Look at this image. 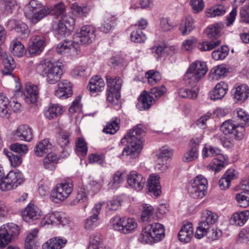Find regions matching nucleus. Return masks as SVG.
<instances>
[{"label":"nucleus","instance_id":"nucleus-54","mask_svg":"<svg viewBox=\"0 0 249 249\" xmlns=\"http://www.w3.org/2000/svg\"><path fill=\"white\" fill-rule=\"evenodd\" d=\"M235 198L240 207L246 208L249 206V193L237 194Z\"/></svg>","mask_w":249,"mask_h":249},{"label":"nucleus","instance_id":"nucleus-11","mask_svg":"<svg viewBox=\"0 0 249 249\" xmlns=\"http://www.w3.org/2000/svg\"><path fill=\"white\" fill-rule=\"evenodd\" d=\"M208 184L205 177L201 175H198L192 180L188 188V193L194 198H202L206 195Z\"/></svg>","mask_w":249,"mask_h":249},{"label":"nucleus","instance_id":"nucleus-42","mask_svg":"<svg viewBox=\"0 0 249 249\" xmlns=\"http://www.w3.org/2000/svg\"><path fill=\"white\" fill-rule=\"evenodd\" d=\"M223 28L221 23H217L209 25L206 29L205 33L209 38H216L220 36Z\"/></svg>","mask_w":249,"mask_h":249},{"label":"nucleus","instance_id":"nucleus-55","mask_svg":"<svg viewBox=\"0 0 249 249\" xmlns=\"http://www.w3.org/2000/svg\"><path fill=\"white\" fill-rule=\"evenodd\" d=\"M101 243V235L99 233H93L90 236L89 243L87 249H98Z\"/></svg>","mask_w":249,"mask_h":249},{"label":"nucleus","instance_id":"nucleus-23","mask_svg":"<svg viewBox=\"0 0 249 249\" xmlns=\"http://www.w3.org/2000/svg\"><path fill=\"white\" fill-rule=\"evenodd\" d=\"M194 235L193 225L190 222L184 223L181 227L178 233L179 240L183 243H188Z\"/></svg>","mask_w":249,"mask_h":249},{"label":"nucleus","instance_id":"nucleus-8","mask_svg":"<svg viewBox=\"0 0 249 249\" xmlns=\"http://www.w3.org/2000/svg\"><path fill=\"white\" fill-rule=\"evenodd\" d=\"M19 232V228L16 224L10 223L2 225L0 227V249L17 239Z\"/></svg>","mask_w":249,"mask_h":249},{"label":"nucleus","instance_id":"nucleus-33","mask_svg":"<svg viewBox=\"0 0 249 249\" xmlns=\"http://www.w3.org/2000/svg\"><path fill=\"white\" fill-rule=\"evenodd\" d=\"M71 8L73 15L77 18H82L87 17L90 12L89 6L79 5L76 3L72 4Z\"/></svg>","mask_w":249,"mask_h":249},{"label":"nucleus","instance_id":"nucleus-20","mask_svg":"<svg viewBox=\"0 0 249 249\" xmlns=\"http://www.w3.org/2000/svg\"><path fill=\"white\" fill-rule=\"evenodd\" d=\"M45 41V37L43 35L33 36L28 48L29 53L34 55L39 54L44 49Z\"/></svg>","mask_w":249,"mask_h":249},{"label":"nucleus","instance_id":"nucleus-56","mask_svg":"<svg viewBox=\"0 0 249 249\" xmlns=\"http://www.w3.org/2000/svg\"><path fill=\"white\" fill-rule=\"evenodd\" d=\"M178 95L182 98L195 99L197 97V92L195 89L181 88L178 90Z\"/></svg>","mask_w":249,"mask_h":249},{"label":"nucleus","instance_id":"nucleus-15","mask_svg":"<svg viewBox=\"0 0 249 249\" xmlns=\"http://www.w3.org/2000/svg\"><path fill=\"white\" fill-rule=\"evenodd\" d=\"M95 29L90 25L83 26L80 31L74 35L75 41L80 42L81 44L91 43L95 38Z\"/></svg>","mask_w":249,"mask_h":249},{"label":"nucleus","instance_id":"nucleus-50","mask_svg":"<svg viewBox=\"0 0 249 249\" xmlns=\"http://www.w3.org/2000/svg\"><path fill=\"white\" fill-rule=\"evenodd\" d=\"M225 13V8L221 4L214 6L206 11L207 17L213 18L223 15Z\"/></svg>","mask_w":249,"mask_h":249},{"label":"nucleus","instance_id":"nucleus-62","mask_svg":"<svg viewBox=\"0 0 249 249\" xmlns=\"http://www.w3.org/2000/svg\"><path fill=\"white\" fill-rule=\"evenodd\" d=\"M87 199V194L85 188H81L78 190L75 198L73 200V203L76 204L82 203Z\"/></svg>","mask_w":249,"mask_h":249},{"label":"nucleus","instance_id":"nucleus-45","mask_svg":"<svg viewBox=\"0 0 249 249\" xmlns=\"http://www.w3.org/2000/svg\"><path fill=\"white\" fill-rule=\"evenodd\" d=\"M17 7V3L15 0H1L0 2V8L6 14L12 13Z\"/></svg>","mask_w":249,"mask_h":249},{"label":"nucleus","instance_id":"nucleus-17","mask_svg":"<svg viewBox=\"0 0 249 249\" xmlns=\"http://www.w3.org/2000/svg\"><path fill=\"white\" fill-rule=\"evenodd\" d=\"M12 135L18 140L30 142L33 139V130L29 125L22 124L12 131Z\"/></svg>","mask_w":249,"mask_h":249},{"label":"nucleus","instance_id":"nucleus-63","mask_svg":"<svg viewBox=\"0 0 249 249\" xmlns=\"http://www.w3.org/2000/svg\"><path fill=\"white\" fill-rule=\"evenodd\" d=\"M237 115L239 119L241 121V124L243 126L245 125H249V114L242 108L237 109Z\"/></svg>","mask_w":249,"mask_h":249},{"label":"nucleus","instance_id":"nucleus-35","mask_svg":"<svg viewBox=\"0 0 249 249\" xmlns=\"http://www.w3.org/2000/svg\"><path fill=\"white\" fill-rule=\"evenodd\" d=\"M58 161L57 155L54 153L50 152L43 159V167L46 170L53 171L55 169Z\"/></svg>","mask_w":249,"mask_h":249},{"label":"nucleus","instance_id":"nucleus-29","mask_svg":"<svg viewBox=\"0 0 249 249\" xmlns=\"http://www.w3.org/2000/svg\"><path fill=\"white\" fill-rule=\"evenodd\" d=\"M67 240L62 237H53L42 245L43 249H61L67 243Z\"/></svg>","mask_w":249,"mask_h":249},{"label":"nucleus","instance_id":"nucleus-4","mask_svg":"<svg viewBox=\"0 0 249 249\" xmlns=\"http://www.w3.org/2000/svg\"><path fill=\"white\" fill-rule=\"evenodd\" d=\"M164 229L159 223H153L145 226L138 240L142 243L152 244L158 242L164 237Z\"/></svg>","mask_w":249,"mask_h":249},{"label":"nucleus","instance_id":"nucleus-26","mask_svg":"<svg viewBox=\"0 0 249 249\" xmlns=\"http://www.w3.org/2000/svg\"><path fill=\"white\" fill-rule=\"evenodd\" d=\"M149 192L155 196H158L161 194V186L160 183V177L155 174H151L148 179Z\"/></svg>","mask_w":249,"mask_h":249},{"label":"nucleus","instance_id":"nucleus-37","mask_svg":"<svg viewBox=\"0 0 249 249\" xmlns=\"http://www.w3.org/2000/svg\"><path fill=\"white\" fill-rule=\"evenodd\" d=\"M2 63L4 66L3 73L4 74H10L16 67L15 62L12 56L7 53H4L2 55Z\"/></svg>","mask_w":249,"mask_h":249},{"label":"nucleus","instance_id":"nucleus-9","mask_svg":"<svg viewBox=\"0 0 249 249\" xmlns=\"http://www.w3.org/2000/svg\"><path fill=\"white\" fill-rule=\"evenodd\" d=\"M201 218V221L198 224L195 235V237L198 239L202 238L207 230L212 228L216 222L218 216L216 213L205 210L202 212Z\"/></svg>","mask_w":249,"mask_h":249},{"label":"nucleus","instance_id":"nucleus-21","mask_svg":"<svg viewBox=\"0 0 249 249\" xmlns=\"http://www.w3.org/2000/svg\"><path fill=\"white\" fill-rule=\"evenodd\" d=\"M172 156V151L165 147H163L160 150L158 156L157 164L156 167L157 169L161 171L167 170L168 168L167 161Z\"/></svg>","mask_w":249,"mask_h":249},{"label":"nucleus","instance_id":"nucleus-46","mask_svg":"<svg viewBox=\"0 0 249 249\" xmlns=\"http://www.w3.org/2000/svg\"><path fill=\"white\" fill-rule=\"evenodd\" d=\"M75 151L80 156H85L88 152L87 143L82 138H78L75 141Z\"/></svg>","mask_w":249,"mask_h":249},{"label":"nucleus","instance_id":"nucleus-40","mask_svg":"<svg viewBox=\"0 0 249 249\" xmlns=\"http://www.w3.org/2000/svg\"><path fill=\"white\" fill-rule=\"evenodd\" d=\"M38 230L34 229L27 236L25 242V249H38L39 246L36 241Z\"/></svg>","mask_w":249,"mask_h":249},{"label":"nucleus","instance_id":"nucleus-25","mask_svg":"<svg viewBox=\"0 0 249 249\" xmlns=\"http://www.w3.org/2000/svg\"><path fill=\"white\" fill-rule=\"evenodd\" d=\"M200 142L199 140L194 139L191 141V148L184 153L182 160L185 162H189L196 160L198 156V149L197 145Z\"/></svg>","mask_w":249,"mask_h":249},{"label":"nucleus","instance_id":"nucleus-49","mask_svg":"<svg viewBox=\"0 0 249 249\" xmlns=\"http://www.w3.org/2000/svg\"><path fill=\"white\" fill-rule=\"evenodd\" d=\"M229 52L228 47L226 46H222L212 52V58L215 60H223L228 55Z\"/></svg>","mask_w":249,"mask_h":249},{"label":"nucleus","instance_id":"nucleus-2","mask_svg":"<svg viewBox=\"0 0 249 249\" xmlns=\"http://www.w3.org/2000/svg\"><path fill=\"white\" fill-rule=\"evenodd\" d=\"M145 132L146 128L142 124H139L129 130L122 140V142H124V140H126L128 143V145L122 152L123 156L129 157L132 159L138 157L143 147L142 136Z\"/></svg>","mask_w":249,"mask_h":249},{"label":"nucleus","instance_id":"nucleus-38","mask_svg":"<svg viewBox=\"0 0 249 249\" xmlns=\"http://www.w3.org/2000/svg\"><path fill=\"white\" fill-rule=\"evenodd\" d=\"M63 107L57 104H52L49 106L48 109L45 111L44 115L48 119H53L62 114Z\"/></svg>","mask_w":249,"mask_h":249},{"label":"nucleus","instance_id":"nucleus-34","mask_svg":"<svg viewBox=\"0 0 249 249\" xmlns=\"http://www.w3.org/2000/svg\"><path fill=\"white\" fill-rule=\"evenodd\" d=\"M227 157L224 155H220L219 157L213 159L207 168L210 170L218 172L222 169L227 164Z\"/></svg>","mask_w":249,"mask_h":249},{"label":"nucleus","instance_id":"nucleus-28","mask_svg":"<svg viewBox=\"0 0 249 249\" xmlns=\"http://www.w3.org/2000/svg\"><path fill=\"white\" fill-rule=\"evenodd\" d=\"M105 83L104 80L99 76H94L90 80L89 88L91 94L98 93L104 89Z\"/></svg>","mask_w":249,"mask_h":249},{"label":"nucleus","instance_id":"nucleus-47","mask_svg":"<svg viewBox=\"0 0 249 249\" xmlns=\"http://www.w3.org/2000/svg\"><path fill=\"white\" fill-rule=\"evenodd\" d=\"M120 120L117 118L108 122L103 129V132L109 134H115L119 129Z\"/></svg>","mask_w":249,"mask_h":249},{"label":"nucleus","instance_id":"nucleus-22","mask_svg":"<svg viewBox=\"0 0 249 249\" xmlns=\"http://www.w3.org/2000/svg\"><path fill=\"white\" fill-rule=\"evenodd\" d=\"M41 214V210L33 204H29L22 212L24 220L27 222L38 219Z\"/></svg>","mask_w":249,"mask_h":249},{"label":"nucleus","instance_id":"nucleus-5","mask_svg":"<svg viewBox=\"0 0 249 249\" xmlns=\"http://www.w3.org/2000/svg\"><path fill=\"white\" fill-rule=\"evenodd\" d=\"M207 71L208 68L205 62L196 61L190 64L184 79L189 84L196 83L204 76Z\"/></svg>","mask_w":249,"mask_h":249},{"label":"nucleus","instance_id":"nucleus-27","mask_svg":"<svg viewBox=\"0 0 249 249\" xmlns=\"http://www.w3.org/2000/svg\"><path fill=\"white\" fill-rule=\"evenodd\" d=\"M195 21L190 16H187L183 18L179 26V30L182 36H186L195 29Z\"/></svg>","mask_w":249,"mask_h":249},{"label":"nucleus","instance_id":"nucleus-12","mask_svg":"<svg viewBox=\"0 0 249 249\" xmlns=\"http://www.w3.org/2000/svg\"><path fill=\"white\" fill-rule=\"evenodd\" d=\"M25 181L24 177L19 170L11 171L6 176L5 184H2V191H9L16 189Z\"/></svg>","mask_w":249,"mask_h":249},{"label":"nucleus","instance_id":"nucleus-16","mask_svg":"<svg viewBox=\"0 0 249 249\" xmlns=\"http://www.w3.org/2000/svg\"><path fill=\"white\" fill-rule=\"evenodd\" d=\"M145 178L143 176L136 171H130L127 176V184L137 191L142 190L145 185Z\"/></svg>","mask_w":249,"mask_h":249},{"label":"nucleus","instance_id":"nucleus-31","mask_svg":"<svg viewBox=\"0 0 249 249\" xmlns=\"http://www.w3.org/2000/svg\"><path fill=\"white\" fill-rule=\"evenodd\" d=\"M53 147L52 143L48 139H45L40 141L35 146L34 152L35 155L39 157L49 152Z\"/></svg>","mask_w":249,"mask_h":249},{"label":"nucleus","instance_id":"nucleus-58","mask_svg":"<svg viewBox=\"0 0 249 249\" xmlns=\"http://www.w3.org/2000/svg\"><path fill=\"white\" fill-rule=\"evenodd\" d=\"M146 76L148 79V83L151 85H154L159 82L161 79L160 73L158 71L152 70L146 72Z\"/></svg>","mask_w":249,"mask_h":249},{"label":"nucleus","instance_id":"nucleus-43","mask_svg":"<svg viewBox=\"0 0 249 249\" xmlns=\"http://www.w3.org/2000/svg\"><path fill=\"white\" fill-rule=\"evenodd\" d=\"M9 99L2 93H0V116L1 117H9Z\"/></svg>","mask_w":249,"mask_h":249},{"label":"nucleus","instance_id":"nucleus-30","mask_svg":"<svg viewBox=\"0 0 249 249\" xmlns=\"http://www.w3.org/2000/svg\"><path fill=\"white\" fill-rule=\"evenodd\" d=\"M228 89V85L224 82L221 81L217 83L211 93V99L213 100L222 99L225 95Z\"/></svg>","mask_w":249,"mask_h":249},{"label":"nucleus","instance_id":"nucleus-14","mask_svg":"<svg viewBox=\"0 0 249 249\" xmlns=\"http://www.w3.org/2000/svg\"><path fill=\"white\" fill-rule=\"evenodd\" d=\"M70 220L63 217L58 212H50L44 215L40 222V226L44 227L50 225H61L65 226L68 224Z\"/></svg>","mask_w":249,"mask_h":249},{"label":"nucleus","instance_id":"nucleus-41","mask_svg":"<svg viewBox=\"0 0 249 249\" xmlns=\"http://www.w3.org/2000/svg\"><path fill=\"white\" fill-rule=\"evenodd\" d=\"M10 51L14 56L18 57L23 56L26 53L23 45L17 40H14L11 42L10 46Z\"/></svg>","mask_w":249,"mask_h":249},{"label":"nucleus","instance_id":"nucleus-64","mask_svg":"<svg viewBox=\"0 0 249 249\" xmlns=\"http://www.w3.org/2000/svg\"><path fill=\"white\" fill-rule=\"evenodd\" d=\"M71 133L66 131H62L60 133V137L58 139V144L63 147L68 145L70 143V137Z\"/></svg>","mask_w":249,"mask_h":249},{"label":"nucleus","instance_id":"nucleus-59","mask_svg":"<svg viewBox=\"0 0 249 249\" xmlns=\"http://www.w3.org/2000/svg\"><path fill=\"white\" fill-rule=\"evenodd\" d=\"M15 30L20 34V37L22 38H26L29 36V31L28 26L22 22H19L16 24Z\"/></svg>","mask_w":249,"mask_h":249},{"label":"nucleus","instance_id":"nucleus-44","mask_svg":"<svg viewBox=\"0 0 249 249\" xmlns=\"http://www.w3.org/2000/svg\"><path fill=\"white\" fill-rule=\"evenodd\" d=\"M221 150L219 148L209 144H206L202 150V156L203 158L216 156L219 157L221 154Z\"/></svg>","mask_w":249,"mask_h":249},{"label":"nucleus","instance_id":"nucleus-57","mask_svg":"<svg viewBox=\"0 0 249 249\" xmlns=\"http://www.w3.org/2000/svg\"><path fill=\"white\" fill-rule=\"evenodd\" d=\"M238 243L249 244V228H243L239 232L237 238Z\"/></svg>","mask_w":249,"mask_h":249},{"label":"nucleus","instance_id":"nucleus-61","mask_svg":"<svg viewBox=\"0 0 249 249\" xmlns=\"http://www.w3.org/2000/svg\"><path fill=\"white\" fill-rule=\"evenodd\" d=\"M197 44V40L195 37H191L185 40L182 44V49L187 51H190L192 50Z\"/></svg>","mask_w":249,"mask_h":249},{"label":"nucleus","instance_id":"nucleus-36","mask_svg":"<svg viewBox=\"0 0 249 249\" xmlns=\"http://www.w3.org/2000/svg\"><path fill=\"white\" fill-rule=\"evenodd\" d=\"M155 99L149 93L143 91L139 97L137 107L140 110L148 109Z\"/></svg>","mask_w":249,"mask_h":249},{"label":"nucleus","instance_id":"nucleus-6","mask_svg":"<svg viewBox=\"0 0 249 249\" xmlns=\"http://www.w3.org/2000/svg\"><path fill=\"white\" fill-rule=\"evenodd\" d=\"M73 190V184L71 180H65L57 183L51 191V200L59 203L66 200Z\"/></svg>","mask_w":249,"mask_h":249},{"label":"nucleus","instance_id":"nucleus-7","mask_svg":"<svg viewBox=\"0 0 249 249\" xmlns=\"http://www.w3.org/2000/svg\"><path fill=\"white\" fill-rule=\"evenodd\" d=\"M112 228L124 234H128L134 231L138 227L135 219L132 217L119 216L113 217L110 221Z\"/></svg>","mask_w":249,"mask_h":249},{"label":"nucleus","instance_id":"nucleus-1","mask_svg":"<svg viewBox=\"0 0 249 249\" xmlns=\"http://www.w3.org/2000/svg\"><path fill=\"white\" fill-rule=\"evenodd\" d=\"M65 11V7L63 3H59L53 7L43 6L36 0H31L24 8V14L25 17L32 24H35L46 17L49 14L60 16V18Z\"/></svg>","mask_w":249,"mask_h":249},{"label":"nucleus","instance_id":"nucleus-18","mask_svg":"<svg viewBox=\"0 0 249 249\" xmlns=\"http://www.w3.org/2000/svg\"><path fill=\"white\" fill-rule=\"evenodd\" d=\"M232 92L235 102L242 103L249 97V87L245 84H237L232 89Z\"/></svg>","mask_w":249,"mask_h":249},{"label":"nucleus","instance_id":"nucleus-53","mask_svg":"<svg viewBox=\"0 0 249 249\" xmlns=\"http://www.w3.org/2000/svg\"><path fill=\"white\" fill-rule=\"evenodd\" d=\"M154 213V209L151 205L145 204L143 205V210L141 215L142 220L143 222L150 220Z\"/></svg>","mask_w":249,"mask_h":249},{"label":"nucleus","instance_id":"nucleus-10","mask_svg":"<svg viewBox=\"0 0 249 249\" xmlns=\"http://www.w3.org/2000/svg\"><path fill=\"white\" fill-rule=\"evenodd\" d=\"M74 19L69 15L63 16L53 26L55 36L58 38L69 35L74 26Z\"/></svg>","mask_w":249,"mask_h":249},{"label":"nucleus","instance_id":"nucleus-48","mask_svg":"<svg viewBox=\"0 0 249 249\" xmlns=\"http://www.w3.org/2000/svg\"><path fill=\"white\" fill-rule=\"evenodd\" d=\"M221 43L220 40H215L211 41H203L198 44V48L201 51H210L219 46Z\"/></svg>","mask_w":249,"mask_h":249},{"label":"nucleus","instance_id":"nucleus-39","mask_svg":"<svg viewBox=\"0 0 249 249\" xmlns=\"http://www.w3.org/2000/svg\"><path fill=\"white\" fill-rule=\"evenodd\" d=\"M26 102L28 103H35L38 98V87L35 85H28L26 86Z\"/></svg>","mask_w":249,"mask_h":249},{"label":"nucleus","instance_id":"nucleus-32","mask_svg":"<svg viewBox=\"0 0 249 249\" xmlns=\"http://www.w3.org/2000/svg\"><path fill=\"white\" fill-rule=\"evenodd\" d=\"M249 218V210H244L234 213L231 218L232 224L242 226Z\"/></svg>","mask_w":249,"mask_h":249},{"label":"nucleus","instance_id":"nucleus-52","mask_svg":"<svg viewBox=\"0 0 249 249\" xmlns=\"http://www.w3.org/2000/svg\"><path fill=\"white\" fill-rule=\"evenodd\" d=\"M146 38L145 35L140 29L133 31L130 35L131 40L135 43H143Z\"/></svg>","mask_w":249,"mask_h":249},{"label":"nucleus","instance_id":"nucleus-19","mask_svg":"<svg viewBox=\"0 0 249 249\" xmlns=\"http://www.w3.org/2000/svg\"><path fill=\"white\" fill-rule=\"evenodd\" d=\"M55 95L61 99H67L72 94L71 83L67 80L62 79L57 84Z\"/></svg>","mask_w":249,"mask_h":249},{"label":"nucleus","instance_id":"nucleus-3","mask_svg":"<svg viewBox=\"0 0 249 249\" xmlns=\"http://www.w3.org/2000/svg\"><path fill=\"white\" fill-rule=\"evenodd\" d=\"M63 66L61 62L41 61L36 68V71L45 77L46 82L54 84L60 79L63 73Z\"/></svg>","mask_w":249,"mask_h":249},{"label":"nucleus","instance_id":"nucleus-13","mask_svg":"<svg viewBox=\"0 0 249 249\" xmlns=\"http://www.w3.org/2000/svg\"><path fill=\"white\" fill-rule=\"evenodd\" d=\"M221 130L225 134H234L235 139L240 141L244 137L245 129L242 125H239L234 121L228 120L222 124Z\"/></svg>","mask_w":249,"mask_h":249},{"label":"nucleus","instance_id":"nucleus-60","mask_svg":"<svg viewBox=\"0 0 249 249\" xmlns=\"http://www.w3.org/2000/svg\"><path fill=\"white\" fill-rule=\"evenodd\" d=\"M207 236L210 241H214L218 239L222 236V231L217 229L211 228L207 230L204 236Z\"/></svg>","mask_w":249,"mask_h":249},{"label":"nucleus","instance_id":"nucleus-51","mask_svg":"<svg viewBox=\"0 0 249 249\" xmlns=\"http://www.w3.org/2000/svg\"><path fill=\"white\" fill-rule=\"evenodd\" d=\"M228 72V68L225 64H221L213 67L211 71V73L213 75V79H218L224 76Z\"/></svg>","mask_w":249,"mask_h":249},{"label":"nucleus","instance_id":"nucleus-24","mask_svg":"<svg viewBox=\"0 0 249 249\" xmlns=\"http://www.w3.org/2000/svg\"><path fill=\"white\" fill-rule=\"evenodd\" d=\"M108 89L107 93V100L110 103L114 105L118 104L120 98V84H117L116 88L114 89L112 86L111 79H108Z\"/></svg>","mask_w":249,"mask_h":249}]
</instances>
